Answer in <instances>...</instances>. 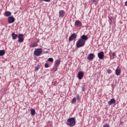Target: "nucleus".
<instances>
[{"label": "nucleus", "instance_id": "obj_8", "mask_svg": "<svg viewBox=\"0 0 127 127\" xmlns=\"http://www.w3.org/2000/svg\"><path fill=\"white\" fill-rule=\"evenodd\" d=\"M105 55H104V52H101L100 53H98V57L99 58V59H101V60L102 59H104Z\"/></svg>", "mask_w": 127, "mask_h": 127}, {"label": "nucleus", "instance_id": "obj_21", "mask_svg": "<svg viewBox=\"0 0 127 127\" xmlns=\"http://www.w3.org/2000/svg\"><path fill=\"white\" fill-rule=\"evenodd\" d=\"M82 92H84L85 91V84L84 83H82Z\"/></svg>", "mask_w": 127, "mask_h": 127}, {"label": "nucleus", "instance_id": "obj_26", "mask_svg": "<svg viewBox=\"0 0 127 127\" xmlns=\"http://www.w3.org/2000/svg\"><path fill=\"white\" fill-rule=\"evenodd\" d=\"M76 99L77 100H80V95L79 94L76 95Z\"/></svg>", "mask_w": 127, "mask_h": 127}, {"label": "nucleus", "instance_id": "obj_22", "mask_svg": "<svg viewBox=\"0 0 127 127\" xmlns=\"http://www.w3.org/2000/svg\"><path fill=\"white\" fill-rule=\"evenodd\" d=\"M76 101H77L76 98H73L72 99V101H71V103L72 104H74V103H76Z\"/></svg>", "mask_w": 127, "mask_h": 127}, {"label": "nucleus", "instance_id": "obj_14", "mask_svg": "<svg viewBox=\"0 0 127 127\" xmlns=\"http://www.w3.org/2000/svg\"><path fill=\"white\" fill-rule=\"evenodd\" d=\"M115 103H116V100H115V99L113 98L108 102V105H113V104H115Z\"/></svg>", "mask_w": 127, "mask_h": 127}, {"label": "nucleus", "instance_id": "obj_12", "mask_svg": "<svg viewBox=\"0 0 127 127\" xmlns=\"http://www.w3.org/2000/svg\"><path fill=\"white\" fill-rule=\"evenodd\" d=\"M75 25L79 27L80 26H82V23L79 20H76L75 22Z\"/></svg>", "mask_w": 127, "mask_h": 127}, {"label": "nucleus", "instance_id": "obj_10", "mask_svg": "<svg viewBox=\"0 0 127 127\" xmlns=\"http://www.w3.org/2000/svg\"><path fill=\"white\" fill-rule=\"evenodd\" d=\"M84 76V73L82 71H79L78 73V78L79 80H81L82 78Z\"/></svg>", "mask_w": 127, "mask_h": 127}, {"label": "nucleus", "instance_id": "obj_20", "mask_svg": "<svg viewBox=\"0 0 127 127\" xmlns=\"http://www.w3.org/2000/svg\"><path fill=\"white\" fill-rule=\"evenodd\" d=\"M30 112H31V116H34V115H35V109H32L30 110Z\"/></svg>", "mask_w": 127, "mask_h": 127}, {"label": "nucleus", "instance_id": "obj_23", "mask_svg": "<svg viewBox=\"0 0 127 127\" xmlns=\"http://www.w3.org/2000/svg\"><path fill=\"white\" fill-rule=\"evenodd\" d=\"M48 61H49V62H53L54 61V60H53V58H50L48 59Z\"/></svg>", "mask_w": 127, "mask_h": 127}, {"label": "nucleus", "instance_id": "obj_15", "mask_svg": "<svg viewBox=\"0 0 127 127\" xmlns=\"http://www.w3.org/2000/svg\"><path fill=\"white\" fill-rule=\"evenodd\" d=\"M11 15V12L10 11H7L4 13V16H10Z\"/></svg>", "mask_w": 127, "mask_h": 127}, {"label": "nucleus", "instance_id": "obj_28", "mask_svg": "<svg viewBox=\"0 0 127 127\" xmlns=\"http://www.w3.org/2000/svg\"><path fill=\"white\" fill-rule=\"evenodd\" d=\"M43 0V1H46L47 2H49V1H50V0Z\"/></svg>", "mask_w": 127, "mask_h": 127}, {"label": "nucleus", "instance_id": "obj_31", "mask_svg": "<svg viewBox=\"0 0 127 127\" xmlns=\"http://www.w3.org/2000/svg\"><path fill=\"white\" fill-rule=\"evenodd\" d=\"M47 124H48V125H49V124H50V121H48Z\"/></svg>", "mask_w": 127, "mask_h": 127}, {"label": "nucleus", "instance_id": "obj_17", "mask_svg": "<svg viewBox=\"0 0 127 127\" xmlns=\"http://www.w3.org/2000/svg\"><path fill=\"white\" fill-rule=\"evenodd\" d=\"M37 47V43L35 42L34 43H33L32 44L30 45V47H32V48H34V47Z\"/></svg>", "mask_w": 127, "mask_h": 127}, {"label": "nucleus", "instance_id": "obj_6", "mask_svg": "<svg viewBox=\"0 0 127 127\" xmlns=\"http://www.w3.org/2000/svg\"><path fill=\"white\" fill-rule=\"evenodd\" d=\"M15 21V19H14V17L13 16H9L8 17V23H13L14 21Z\"/></svg>", "mask_w": 127, "mask_h": 127}, {"label": "nucleus", "instance_id": "obj_5", "mask_svg": "<svg viewBox=\"0 0 127 127\" xmlns=\"http://www.w3.org/2000/svg\"><path fill=\"white\" fill-rule=\"evenodd\" d=\"M24 35L22 34H20L18 35V42L19 43H21L23 42L24 39L22 38L23 37Z\"/></svg>", "mask_w": 127, "mask_h": 127}, {"label": "nucleus", "instance_id": "obj_1", "mask_svg": "<svg viewBox=\"0 0 127 127\" xmlns=\"http://www.w3.org/2000/svg\"><path fill=\"white\" fill-rule=\"evenodd\" d=\"M66 124L68 127H74L76 125V119L73 117L69 118L67 119Z\"/></svg>", "mask_w": 127, "mask_h": 127}, {"label": "nucleus", "instance_id": "obj_30", "mask_svg": "<svg viewBox=\"0 0 127 127\" xmlns=\"http://www.w3.org/2000/svg\"><path fill=\"white\" fill-rule=\"evenodd\" d=\"M112 56H113V57H115V56H116V53H112Z\"/></svg>", "mask_w": 127, "mask_h": 127}, {"label": "nucleus", "instance_id": "obj_11", "mask_svg": "<svg viewBox=\"0 0 127 127\" xmlns=\"http://www.w3.org/2000/svg\"><path fill=\"white\" fill-rule=\"evenodd\" d=\"M64 15H65V11L64 10H62L59 11V16L60 17H64Z\"/></svg>", "mask_w": 127, "mask_h": 127}, {"label": "nucleus", "instance_id": "obj_16", "mask_svg": "<svg viewBox=\"0 0 127 127\" xmlns=\"http://www.w3.org/2000/svg\"><path fill=\"white\" fill-rule=\"evenodd\" d=\"M11 35H12V39H13L14 40H15V39H16V38H17V34H15V33H12Z\"/></svg>", "mask_w": 127, "mask_h": 127}, {"label": "nucleus", "instance_id": "obj_2", "mask_svg": "<svg viewBox=\"0 0 127 127\" xmlns=\"http://www.w3.org/2000/svg\"><path fill=\"white\" fill-rule=\"evenodd\" d=\"M42 52H43V50H42V48H38L36 49L34 51V55L35 56H40L41 54H42Z\"/></svg>", "mask_w": 127, "mask_h": 127}, {"label": "nucleus", "instance_id": "obj_29", "mask_svg": "<svg viewBox=\"0 0 127 127\" xmlns=\"http://www.w3.org/2000/svg\"><path fill=\"white\" fill-rule=\"evenodd\" d=\"M38 69H39V67H38V66H37V67H35V71H38Z\"/></svg>", "mask_w": 127, "mask_h": 127}, {"label": "nucleus", "instance_id": "obj_18", "mask_svg": "<svg viewBox=\"0 0 127 127\" xmlns=\"http://www.w3.org/2000/svg\"><path fill=\"white\" fill-rule=\"evenodd\" d=\"M5 54V51L2 50H0V56H3Z\"/></svg>", "mask_w": 127, "mask_h": 127}, {"label": "nucleus", "instance_id": "obj_13", "mask_svg": "<svg viewBox=\"0 0 127 127\" xmlns=\"http://www.w3.org/2000/svg\"><path fill=\"white\" fill-rule=\"evenodd\" d=\"M61 62V61L60 60H57L55 62V67H58L59 65H60V63Z\"/></svg>", "mask_w": 127, "mask_h": 127}, {"label": "nucleus", "instance_id": "obj_32", "mask_svg": "<svg viewBox=\"0 0 127 127\" xmlns=\"http://www.w3.org/2000/svg\"><path fill=\"white\" fill-rule=\"evenodd\" d=\"M125 5L127 6V1L126 2H125Z\"/></svg>", "mask_w": 127, "mask_h": 127}, {"label": "nucleus", "instance_id": "obj_19", "mask_svg": "<svg viewBox=\"0 0 127 127\" xmlns=\"http://www.w3.org/2000/svg\"><path fill=\"white\" fill-rule=\"evenodd\" d=\"M116 74L117 76H120L121 75V70L117 69L116 70Z\"/></svg>", "mask_w": 127, "mask_h": 127}, {"label": "nucleus", "instance_id": "obj_4", "mask_svg": "<svg viewBox=\"0 0 127 127\" xmlns=\"http://www.w3.org/2000/svg\"><path fill=\"white\" fill-rule=\"evenodd\" d=\"M77 38V35L75 33H73L71 34L70 36H69L68 40L69 41H72L73 40H75Z\"/></svg>", "mask_w": 127, "mask_h": 127}, {"label": "nucleus", "instance_id": "obj_24", "mask_svg": "<svg viewBox=\"0 0 127 127\" xmlns=\"http://www.w3.org/2000/svg\"><path fill=\"white\" fill-rule=\"evenodd\" d=\"M45 68H48V67H49V64L46 63L45 64Z\"/></svg>", "mask_w": 127, "mask_h": 127}, {"label": "nucleus", "instance_id": "obj_7", "mask_svg": "<svg viewBox=\"0 0 127 127\" xmlns=\"http://www.w3.org/2000/svg\"><path fill=\"white\" fill-rule=\"evenodd\" d=\"M95 57V55L92 53L89 54L87 56V59L88 60H89V61H91V60H93L94 59V58Z\"/></svg>", "mask_w": 127, "mask_h": 127}, {"label": "nucleus", "instance_id": "obj_25", "mask_svg": "<svg viewBox=\"0 0 127 127\" xmlns=\"http://www.w3.org/2000/svg\"><path fill=\"white\" fill-rule=\"evenodd\" d=\"M103 127H109V124H104V125H103Z\"/></svg>", "mask_w": 127, "mask_h": 127}, {"label": "nucleus", "instance_id": "obj_3", "mask_svg": "<svg viewBox=\"0 0 127 127\" xmlns=\"http://www.w3.org/2000/svg\"><path fill=\"white\" fill-rule=\"evenodd\" d=\"M85 43V41L79 39L76 42V46L77 48H80V47H83Z\"/></svg>", "mask_w": 127, "mask_h": 127}, {"label": "nucleus", "instance_id": "obj_27", "mask_svg": "<svg viewBox=\"0 0 127 127\" xmlns=\"http://www.w3.org/2000/svg\"><path fill=\"white\" fill-rule=\"evenodd\" d=\"M108 74H111V73H112V70L111 69H109L108 71Z\"/></svg>", "mask_w": 127, "mask_h": 127}, {"label": "nucleus", "instance_id": "obj_9", "mask_svg": "<svg viewBox=\"0 0 127 127\" xmlns=\"http://www.w3.org/2000/svg\"><path fill=\"white\" fill-rule=\"evenodd\" d=\"M80 40H83V41H84V42L86 43V41L88 40V37L85 35H83L80 37Z\"/></svg>", "mask_w": 127, "mask_h": 127}]
</instances>
